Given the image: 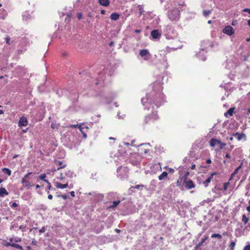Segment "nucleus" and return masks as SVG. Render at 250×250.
<instances>
[{"label": "nucleus", "mask_w": 250, "mask_h": 250, "mask_svg": "<svg viewBox=\"0 0 250 250\" xmlns=\"http://www.w3.org/2000/svg\"><path fill=\"white\" fill-rule=\"evenodd\" d=\"M167 17L171 21H177L180 17V12L177 8L170 10L167 13Z\"/></svg>", "instance_id": "obj_1"}, {"label": "nucleus", "mask_w": 250, "mask_h": 250, "mask_svg": "<svg viewBox=\"0 0 250 250\" xmlns=\"http://www.w3.org/2000/svg\"><path fill=\"white\" fill-rule=\"evenodd\" d=\"M211 231L208 230L207 232V236H205L204 238L201 239V241L200 242L198 243L197 245L198 247H200L202 246L203 243L206 242V241L209 238V235H210V238H216L219 239V233H211Z\"/></svg>", "instance_id": "obj_2"}, {"label": "nucleus", "mask_w": 250, "mask_h": 250, "mask_svg": "<svg viewBox=\"0 0 250 250\" xmlns=\"http://www.w3.org/2000/svg\"><path fill=\"white\" fill-rule=\"evenodd\" d=\"M222 31L223 33L228 36H231L234 33V30L229 25L225 27Z\"/></svg>", "instance_id": "obj_3"}, {"label": "nucleus", "mask_w": 250, "mask_h": 250, "mask_svg": "<svg viewBox=\"0 0 250 250\" xmlns=\"http://www.w3.org/2000/svg\"><path fill=\"white\" fill-rule=\"evenodd\" d=\"M2 245L4 247H9L10 246L11 247L15 248L20 250H24L22 247L19 244H16L15 243H11L10 242L5 241V243H3Z\"/></svg>", "instance_id": "obj_4"}, {"label": "nucleus", "mask_w": 250, "mask_h": 250, "mask_svg": "<svg viewBox=\"0 0 250 250\" xmlns=\"http://www.w3.org/2000/svg\"><path fill=\"white\" fill-rule=\"evenodd\" d=\"M184 185L186 188L188 189H190L192 188H194L195 185L193 182L191 180L185 179L184 182Z\"/></svg>", "instance_id": "obj_5"}, {"label": "nucleus", "mask_w": 250, "mask_h": 250, "mask_svg": "<svg viewBox=\"0 0 250 250\" xmlns=\"http://www.w3.org/2000/svg\"><path fill=\"white\" fill-rule=\"evenodd\" d=\"M31 174L32 173H28V174L25 175L24 178H23L21 180V183L22 184H24V187L26 188L27 189H29L32 186L31 183L29 181L26 180V179H27L29 175Z\"/></svg>", "instance_id": "obj_6"}, {"label": "nucleus", "mask_w": 250, "mask_h": 250, "mask_svg": "<svg viewBox=\"0 0 250 250\" xmlns=\"http://www.w3.org/2000/svg\"><path fill=\"white\" fill-rule=\"evenodd\" d=\"M151 36L153 39H156L160 38L161 34L158 30H153L150 33Z\"/></svg>", "instance_id": "obj_7"}, {"label": "nucleus", "mask_w": 250, "mask_h": 250, "mask_svg": "<svg viewBox=\"0 0 250 250\" xmlns=\"http://www.w3.org/2000/svg\"><path fill=\"white\" fill-rule=\"evenodd\" d=\"M27 125V120L26 118L24 117H21L19 122V126L20 127L25 126Z\"/></svg>", "instance_id": "obj_8"}, {"label": "nucleus", "mask_w": 250, "mask_h": 250, "mask_svg": "<svg viewBox=\"0 0 250 250\" xmlns=\"http://www.w3.org/2000/svg\"><path fill=\"white\" fill-rule=\"evenodd\" d=\"M55 165L57 167V169H55V171L59 170L61 168L64 167L65 166L64 165H62V163L60 161H56L55 162Z\"/></svg>", "instance_id": "obj_9"}, {"label": "nucleus", "mask_w": 250, "mask_h": 250, "mask_svg": "<svg viewBox=\"0 0 250 250\" xmlns=\"http://www.w3.org/2000/svg\"><path fill=\"white\" fill-rule=\"evenodd\" d=\"M234 109V107L229 108L227 112L224 113V116L226 117H229V116H232Z\"/></svg>", "instance_id": "obj_10"}, {"label": "nucleus", "mask_w": 250, "mask_h": 250, "mask_svg": "<svg viewBox=\"0 0 250 250\" xmlns=\"http://www.w3.org/2000/svg\"><path fill=\"white\" fill-rule=\"evenodd\" d=\"M9 192L7 191L5 188H0V197H4L5 196H8Z\"/></svg>", "instance_id": "obj_11"}, {"label": "nucleus", "mask_w": 250, "mask_h": 250, "mask_svg": "<svg viewBox=\"0 0 250 250\" xmlns=\"http://www.w3.org/2000/svg\"><path fill=\"white\" fill-rule=\"evenodd\" d=\"M55 186H56V188H58L62 189L67 188L68 187V184L67 183L62 184L59 182H57L56 184H55Z\"/></svg>", "instance_id": "obj_12"}, {"label": "nucleus", "mask_w": 250, "mask_h": 250, "mask_svg": "<svg viewBox=\"0 0 250 250\" xmlns=\"http://www.w3.org/2000/svg\"><path fill=\"white\" fill-rule=\"evenodd\" d=\"M233 136L238 141H240L243 137H245V135L244 134H240L237 132L233 134Z\"/></svg>", "instance_id": "obj_13"}, {"label": "nucleus", "mask_w": 250, "mask_h": 250, "mask_svg": "<svg viewBox=\"0 0 250 250\" xmlns=\"http://www.w3.org/2000/svg\"><path fill=\"white\" fill-rule=\"evenodd\" d=\"M99 3L103 6H107L109 5L110 2L108 0H98Z\"/></svg>", "instance_id": "obj_14"}, {"label": "nucleus", "mask_w": 250, "mask_h": 250, "mask_svg": "<svg viewBox=\"0 0 250 250\" xmlns=\"http://www.w3.org/2000/svg\"><path fill=\"white\" fill-rule=\"evenodd\" d=\"M45 182L47 183V187L46 189V191L47 193H49V190H55V188L51 187L50 182H49L48 180H45Z\"/></svg>", "instance_id": "obj_15"}, {"label": "nucleus", "mask_w": 250, "mask_h": 250, "mask_svg": "<svg viewBox=\"0 0 250 250\" xmlns=\"http://www.w3.org/2000/svg\"><path fill=\"white\" fill-rule=\"evenodd\" d=\"M216 174V173H211L210 176V177L208 178L207 179H206V180L205 182H204V184L206 185V186H207L208 184L210 183V180L211 179H212L213 175H214Z\"/></svg>", "instance_id": "obj_16"}, {"label": "nucleus", "mask_w": 250, "mask_h": 250, "mask_svg": "<svg viewBox=\"0 0 250 250\" xmlns=\"http://www.w3.org/2000/svg\"><path fill=\"white\" fill-rule=\"evenodd\" d=\"M119 15L116 13H113L110 15V18L112 20L116 21L119 18Z\"/></svg>", "instance_id": "obj_17"}, {"label": "nucleus", "mask_w": 250, "mask_h": 250, "mask_svg": "<svg viewBox=\"0 0 250 250\" xmlns=\"http://www.w3.org/2000/svg\"><path fill=\"white\" fill-rule=\"evenodd\" d=\"M210 146L213 147L216 144H219V140L215 139H211L209 142Z\"/></svg>", "instance_id": "obj_18"}, {"label": "nucleus", "mask_w": 250, "mask_h": 250, "mask_svg": "<svg viewBox=\"0 0 250 250\" xmlns=\"http://www.w3.org/2000/svg\"><path fill=\"white\" fill-rule=\"evenodd\" d=\"M149 53L147 49H142L140 51V55L141 57H144Z\"/></svg>", "instance_id": "obj_19"}, {"label": "nucleus", "mask_w": 250, "mask_h": 250, "mask_svg": "<svg viewBox=\"0 0 250 250\" xmlns=\"http://www.w3.org/2000/svg\"><path fill=\"white\" fill-rule=\"evenodd\" d=\"M235 246V242L231 241L229 245V248L227 250H234Z\"/></svg>", "instance_id": "obj_20"}, {"label": "nucleus", "mask_w": 250, "mask_h": 250, "mask_svg": "<svg viewBox=\"0 0 250 250\" xmlns=\"http://www.w3.org/2000/svg\"><path fill=\"white\" fill-rule=\"evenodd\" d=\"M242 221L243 223H244L245 225H246L247 223H248V221H249V218H248V217L246 216L245 214H243Z\"/></svg>", "instance_id": "obj_21"}, {"label": "nucleus", "mask_w": 250, "mask_h": 250, "mask_svg": "<svg viewBox=\"0 0 250 250\" xmlns=\"http://www.w3.org/2000/svg\"><path fill=\"white\" fill-rule=\"evenodd\" d=\"M144 187V186L143 185H137L135 186H133V187H131L130 189L136 188L137 189L142 190V188H143Z\"/></svg>", "instance_id": "obj_22"}, {"label": "nucleus", "mask_w": 250, "mask_h": 250, "mask_svg": "<svg viewBox=\"0 0 250 250\" xmlns=\"http://www.w3.org/2000/svg\"><path fill=\"white\" fill-rule=\"evenodd\" d=\"M167 173H162L159 176V179L160 180H161L165 178H166L167 177Z\"/></svg>", "instance_id": "obj_23"}, {"label": "nucleus", "mask_w": 250, "mask_h": 250, "mask_svg": "<svg viewBox=\"0 0 250 250\" xmlns=\"http://www.w3.org/2000/svg\"><path fill=\"white\" fill-rule=\"evenodd\" d=\"M119 203H120V201H114L112 202V204L111 206V208H114V207L117 206Z\"/></svg>", "instance_id": "obj_24"}, {"label": "nucleus", "mask_w": 250, "mask_h": 250, "mask_svg": "<svg viewBox=\"0 0 250 250\" xmlns=\"http://www.w3.org/2000/svg\"><path fill=\"white\" fill-rule=\"evenodd\" d=\"M154 169L156 170H160L161 169V167L159 164H154L153 166Z\"/></svg>", "instance_id": "obj_25"}, {"label": "nucleus", "mask_w": 250, "mask_h": 250, "mask_svg": "<svg viewBox=\"0 0 250 250\" xmlns=\"http://www.w3.org/2000/svg\"><path fill=\"white\" fill-rule=\"evenodd\" d=\"M138 8L139 10L140 11V12H139L140 15H142L144 12V11L143 10L142 6L141 5H139L138 6Z\"/></svg>", "instance_id": "obj_26"}, {"label": "nucleus", "mask_w": 250, "mask_h": 250, "mask_svg": "<svg viewBox=\"0 0 250 250\" xmlns=\"http://www.w3.org/2000/svg\"><path fill=\"white\" fill-rule=\"evenodd\" d=\"M229 182H226L225 183H224L223 185V190H226L227 189V188H228L229 186Z\"/></svg>", "instance_id": "obj_27"}, {"label": "nucleus", "mask_w": 250, "mask_h": 250, "mask_svg": "<svg viewBox=\"0 0 250 250\" xmlns=\"http://www.w3.org/2000/svg\"><path fill=\"white\" fill-rule=\"evenodd\" d=\"M211 13L210 10L203 11V15L205 17H207Z\"/></svg>", "instance_id": "obj_28"}, {"label": "nucleus", "mask_w": 250, "mask_h": 250, "mask_svg": "<svg viewBox=\"0 0 250 250\" xmlns=\"http://www.w3.org/2000/svg\"><path fill=\"white\" fill-rule=\"evenodd\" d=\"M45 174H42L41 175L39 176V178L40 179L42 180H43L45 182V180H47L45 179Z\"/></svg>", "instance_id": "obj_29"}, {"label": "nucleus", "mask_w": 250, "mask_h": 250, "mask_svg": "<svg viewBox=\"0 0 250 250\" xmlns=\"http://www.w3.org/2000/svg\"><path fill=\"white\" fill-rule=\"evenodd\" d=\"M24 52V50L23 49H18L16 51V54L18 56L20 55V54H23Z\"/></svg>", "instance_id": "obj_30"}, {"label": "nucleus", "mask_w": 250, "mask_h": 250, "mask_svg": "<svg viewBox=\"0 0 250 250\" xmlns=\"http://www.w3.org/2000/svg\"><path fill=\"white\" fill-rule=\"evenodd\" d=\"M25 228H26V226L25 225H21L19 227V229H21V230L22 231H25Z\"/></svg>", "instance_id": "obj_31"}, {"label": "nucleus", "mask_w": 250, "mask_h": 250, "mask_svg": "<svg viewBox=\"0 0 250 250\" xmlns=\"http://www.w3.org/2000/svg\"><path fill=\"white\" fill-rule=\"evenodd\" d=\"M45 228L44 227H42L41 229L39 230V233L42 234L45 232Z\"/></svg>", "instance_id": "obj_32"}, {"label": "nucleus", "mask_w": 250, "mask_h": 250, "mask_svg": "<svg viewBox=\"0 0 250 250\" xmlns=\"http://www.w3.org/2000/svg\"><path fill=\"white\" fill-rule=\"evenodd\" d=\"M5 41H6V43L8 44H10L11 43L10 42V38L9 37V36H7L5 38Z\"/></svg>", "instance_id": "obj_33"}, {"label": "nucleus", "mask_w": 250, "mask_h": 250, "mask_svg": "<svg viewBox=\"0 0 250 250\" xmlns=\"http://www.w3.org/2000/svg\"><path fill=\"white\" fill-rule=\"evenodd\" d=\"M18 207V204H17L16 203L14 202V203H13L11 205V207L12 208H16V207Z\"/></svg>", "instance_id": "obj_34"}, {"label": "nucleus", "mask_w": 250, "mask_h": 250, "mask_svg": "<svg viewBox=\"0 0 250 250\" xmlns=\"http://www.w3.org/2000/svg\"><path fill=\"white\" fill-rule=\"evenodd\" d=\"M244 250H250V244H248L244 247Z\"/></svg>", "instance_id": "obj_35"}, {"label": "nucleus", "mask_w": 250, "mask_h": 250, "mask_svg": "<svg viewBox=\"0 0 250 250\" xmlns=\"http://www.w3.org/2000/svg\"><path fill=\"white\" fill-rule=\"evenodd\" d=\"M59 196L62 198L64 200H66L67 198V196L66 195H59Z\"/></svg>", "instance_id": "obj_36"}, {"label": "nucleus", "mask_w": 250, "mask_h": 250, "mask_svg": "<svg viewBox=\"0 0 250 250\" xmlns=\"http://www.w3.org/2000/svg\"><path fill=\"white\" fill-rule=\"evenodd\" d=\"M225 146V144L224 143H222L220 142V148H222L224 147V146Z\"/></svg>", "instance_id": "obj_37"}, {"label": "nucleus", "mask_w": 250, "mask_h": 250, "mask_svg": "<svg viewBox=\"0 0 250 250\" xmlns=\"http://www.w3.org/2000/svg\"><path fill=\"white\" fill-rule=\"evenodd\" d=\"M70 196H71L73 197L75 196V193L74 192V191H70Z\"/></svg>", "instance_id": "obj_38"}, {"label": "nucleus", "mask_w": 250, "mask_h": 250, "mask_svg": "<svg viewBox=\"0 0 250 250\" xmlns=\"http://www.w3.org/2000/svg\"><path fill=\"white\" fill-rule=\"evenodd\" d=\"M21 241V239L20 238H17L16 239H15V242H20Z\"/></svg>", "instance_id": "obj_39"}, {"label": "nucleus", "mask_w": 250, "mask_h": 250, "mask_svg": "<svg viewBox=\"0 0 250 250\" xmlns=\"http://www.w3.org/2000/svg\"><path fill=\"white\" fill-rule=\"evenodd\" d=\"M79 125H70V127H71V128H76L77 127V126H79Z\"/></svg>", "instance_id": "obj_40"}, {"label": "nucleus", "mask_w": 250, "mask_h": 250, "mask_svg": "<svg viewBox=\"0 0 250 250\" xmlns=\"http://www.w3.org/2000/svg\"><path fill=\"white\" fill-rule=\"evenodd\" d=\"M243 11L248 12L249 14H250V8H245L243 10Z\"/></svg>", "instance_id": "obj_41"}, {"label": "nucleus", "mask_w": 250, "mask_h": 250, "mask_svg": "<svg viewBox=\"0 0 250 250\" xmlns=\"http://www.w3.org/2000/svg\"><path fill=\"white\" fill-rule=\"evenodd\" d=\"M82 17H83V16H82V14L81 13H79L78 14V18L79 19H80H80H82Z\"/></svg>", "instance_id": "obj_42"}, {"label": "nucleus", "mask_w": 250, "mask_h": 250, "mask_svg": "<svg viewBox=\"0 0 250 250\" xmlns=\"http://www.w3.org/2000/svg\"><path fill=\"white\" fill-rule=\"evenodd\" d=\"M2 170L4 171H5V172H11V171L8 169V168H3L2 169Z\"/></svg>", "instance_id": "obj_43"}, {"label": "nucleus", "mask_w": 250, "mask_h": 250, "mask_svg": "<svg viewBox=\"0 0 250 250\" xmlns=\"http://www.w3.org/2000/svg\"><path fill=\"white\" fill-rule=\"evenodd\" d=\"M13 241L15 242V239L13 238H9V242L10 243H12Z\"/></svg>", "instance_id": "obj_44"}, {"label": "nucleus", "mask_w": 250, "mask_h": 250, "mask_svg": "<svg viewBox=\"0 0 250 250\" xmlns=\"http://www.w3.org/2000/svg\"><path fill=\"white\" fill-rule=\"evenodd\" d=\"M195 167H196L195 165H194H194H192L191 166V167L190 169H191V170H193V169H194V168H195Z\"/></svg>", "instance_id": "obj_45"}, {"label": "nucleus", "mask_w": 250, "mask_h": 250, "mask_svg": "<svg viewBox=\"0 0 250 250\" xmlns=\"http://www.w3.org/2000/svg\"><path fill=\"white\" fill-rule=\"evenodd\" d=\"M79 128L80 131H81V132L82 133V132H83V127H82L81 126V125H79Z\"/></svg>", "instance_id": "obj_46"}, {"label": "nucleus", "mask_w": 250, "mask_h": 250, "mask_svg": "<svg viewBox=\"0 0 250 250\" xmlns=\"http://www.w3.org/2000/svg\"><path fill=\"white\" fill-rule=\"evenodd\" d=\"M48 199L51 200L52 199V195L51 194H48Z\"/></svg>", "instance_id": "obj_47"}, {"label": "nucleus", "mask_w": 250, "mask_h": 250, "mask_svg": "<svg viewBox=\"0 0 250 250\" xmlns=\"http://www.w3.org/2000/svg\"><path fill=\"white\" fill-rule=\"evenodd\" d=\"M141 30H138V29H136L134 31V32L136 33H140L141 32Z\"/></svg>", "instance_id": "obj_48"}, {"label": "nucleus", "mask_w": 250, "mask_h": 250, "mask_svg": "<svg viewBox=\"0 0 250 250\" xmlns=\"http://www.w3.org/2000/svg\"><path fill=\"white\" fill-rule=\"evenodd\" d=\"M82 133H83V138H86L87 137L86 134L85 133H84L83 132H82Z\"/></svg>", "instance_id": "obj_49"}, {"label": "nucleus", "mask_w": 250, "mask_h": 250, "mask_svg": "<svg viewBox=\"0 0 250 250\" xmlns=\"http://www.w3.org/2000/svg\"><path fill=\"white\" fill-rule=\"evenodd\" d=\"M246 210H247L248 212H250V206L246 207Z\"/></svg>", "instance_id": "obj_50"}, {"label": "nucleus", "mask_w": 250, "mask_h": 250, "mask_svg": "<svg viewBox=\"0 0 250 250\" xmlns=\"http://www.w3.org/2000/svg\"><path fill=\"white\" fill-rule=\"evenodd\" d=\"M42 186V185H36V188H40Z\"/></svg>", "instance_id": "obj_51"}, {"label": "nucleus", "mask_w": 250, "mask_h": 250, "mask_svg": "<svg viewBox=\"0 0 250 250\" xmlns=\"http://www.w3.org/2000/svg\"><path fill=\"white\" fill-rule=\"evenodd\" d=\"M236 23H237L236 21H233L232 22V25H236Z\"/></svg>", "instance_id": "obj_52"}, {"label": "nucleus", "mask_w": 250, "mask_h": 250, "mask_svg": "<svg viewBox=\"0 0 250 250\" xmlns=\"http://www.w3.org/2000/svg\"><path fill=\"white\" fill-rule=\"evenodd\" d=\"M236 174V173H232V174H231V178H230L229 179V180H230L231 179H232V177H233V175H234V174Z\"/></svg>", "instance_id": "obj_53"}, {"label": "nucleus", "mask_w": 250, "mask_h": 250, "mask_svg": "<svg viewBox=\"0 0 250 250\" xmlns=\"http://www.w3.org/2000/svg\"><path fill=\"white\" fill-rule=\"evenodd\" d=\"M225 157H226V158H229V159L230 158V155H229V154H227L226 155Z\"/></svg>", "instance_id": "obj_54"}, {"label": "nucleus", "mask_w": 250, "mask_h": 250, "mask_svg": "<svg viewBox=\"0 0 250 250\" xmlns=\"http://www.w3.org/2000/svg\"><path fill=\"white\" fill-rule=\"evenodd\" d=\"M101 13L102 14H104L105 13V11L104 10H102L101 11Z\"/></svg>", "instance_id": "obj_55"}, {"label": "nucleus", "mask_w": 250, "mask_h": 250, "mask_svg": "<svg viewBox=\"0 0 250 250\" xmlns=\"http://www.w3.org/2000/svg\"><path fill=\"white\" fill-rule=\"evenodd\" d=\"M210 162H211V160H210V159H208V160H207V164H209V163H210Z\"/></svg>", "instance_id": "obj_56"}, {"label": "nucleus", "mask_w": 250, "mask_h": 250, "mask_svg": "<svg viewBox=\"0 0 250 250\" xmlns=\"http://www.w3.org/2000/svg\"><path fill=\"white\" fill-rule=\"evenodd\" d=\"M60 179H61V180L63 179L62 174V173L60 174Z\"/></svg>", "instance_id": "obj_57"}, {"label": "nucleus", "mask_w": 250, "mask_h": 250, "mask_svg": "<svg viewBox=\"0 0 250 250\" xmlns=\"http://www.w3.org/2000/svg\"><path fill=\"white\" fill-rule=\"evenodd\" d=\"M109 139L110 140H116V138H113V137H110Z\"/></svg>", "instance_id": "obj_58"}, {"label": "nucleus", "mask_w": 250, "mask_h": 250, "mask_svg": "<svg viewBox=\"0 0 250 250\" xmlns=\"http://www.w3.org/2000/svg\"><path fill=\"white\" fill-rule=\"evenodd\" d=\"M248 24L250 27V19L248 20Z\"/></svg>", "instance_id": "obj_59"}, {"label": "nucleus", "mask_w": 250, "mask_h": 250, "mask_svg": "<svg viewBox=\"0 0 250 250\" xmlns=\"http://www.w3.org/2000/svg\"><path fill=\"white\" fill-rule=\"evenodd\" d=\"M239 169V167H237L234 172H237Z\"/></svg>", "instance_id": "obj_60"}, {"label": "nucleus", "mask_w": 250, "mask_h": 250, "mask_svg": "<svg viewBox=\"0 0 250 250\" xmlns=\"http://www.w3.org/2000/svg\"><path fill=\"white\" fill-rule=\"evenodd\" d=\"M115 231H117V232H120V229H115Z\"/></svg>", "instance_id": "obj_61"}, {"label": "nucleus", "mask_w": 250, "mask_h": 250, "mask_svg": "<svg viewBox=\"0 0 250 250\" xmlns=\"http://www.w3.org/2000/svg\"><path fill=\"white\" fill-rule=\"evenodd\" d=\"M208 24H210V23H211V21L210 20H209V21H208Z\"/></svg>", "instance_id": "obj_62"}, {"label": "nucleus", "mask_w": 250, "mask_h": 250, "mask_svg": "<svg viewBox=\"0 0 250 250\" xmlns=\"http://www.w3.org/2000/svg\"><path fill=\"white\" fill-rule=\"evenodd\" d=\"M3 113V112L2 110H0V114H2Z\"/></svg>", "instance_id": "obj_63"}, {"label": "nucleus", "mask_w": 250, "mask_h": 250, "mask_svg": "<svg viewBox=\"0 0 250 250\" xmlns=\"http://www.w3.org/2000/svg\"><path fill=\"white\" fill-rule=\"evenodd\" d=\"M248 114L250 113V109H248Z\"/></svg>", "instance_id": "obj_64"}]
</instances>
